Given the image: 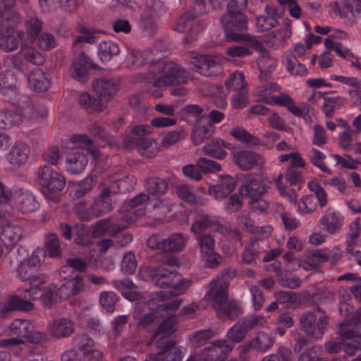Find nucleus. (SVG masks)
I'll list each match as a JSON object with an SVG mask.
<instances>
[{
    "mask_svg": "<svg viewBox=\"0 0 361 361\" xmlns=\"http://www.w3.org/2000/svg\"><path fill=\"white\" fill-rule=\"evenodd\" d=\"M159 53L157 44L141 52L144 65H151L150 73L154 75H161L154 81V86L160 87L185 83L187 78L185 71L176 63L166 61L164 55L158 56Z\"/></svg>",
    "mask_w": 361,
    "mask_h": 361,
    "instance_id": "nucleus-1",
    "label": "nucleus"
},
{
    "mask_svg": "<svg viewBox=\"0 0 361 361\" xmlns=\"http://www.w3.org/2000/svg\"><path fill=\"white\" fill-rule=\"evenodd\" d=\"M211 288L204 295V300L211 302L217 317L223 320H234L241 314L239 303L234 300H228V285L226 282L219 284L215 281L210 283Z\"/></svg>",
    "mask_w": 361,
    "mask_h": 361,
    "instance_id": "nucleus-2",
    "label": "nucleus"
},
{
    "mask_svg": "<svg viewBox=\"0 0 361 361\" xmlns=\"http://www.w3.org/2000/svg\"><path fill=\"white\" fill-rule=\"evenodd\" d=\"M227 1V13L221 17V24L226 41H238L241 32L247 29V18L242 12L247 4V0H225Z\"/></svg>",
    "mask_w": 361,
    "mask_h": 361,
    "instance_id": "nucleus-3",
    "label": "nucleus"
},
{
    "mask_svg": "<svg viewBox=\"0 0 361 361\" xmlns=\"http://www.w3.org/2000/svg\"><path fill=\"white\" fill-rule=\"evenodd\" d=\"M149 276L155 286L170 288L167 293L170 297L184 293L191 284L190 280L181 278L174 268L168 269L163 265L150 268Z\"/></svg>",
    "mask_w": 361,
    "mask_h": 361,
    "instance_id": "nucleus-4",
    "label": "nucleus"
},
{
    "mask_svg": "<svg viewBox=\"0 0 361 361\" xmlns=\"http://www.w3.org/2000/svg\"><path fill=\"white\" fill-rule=\"evenodd\" d=\"M214 4L216 0H209ZM207 12L206 0H194L192 10L185 12L179 18L175 30L178 32H185L184 43H190L197 39V35L205 28L206 24L197 19L198 15Z\"/></svg>",
    "mask_w": 361,
    "mask_h": 361,
    "instance_id": "nucleus-5",
    "label": "nucleus"
},
{
    "mask_svg": "<svg viewBox=\"0 0 361 361\" xmlns=\"http://www.w3.org/2000/svg\"><path fill=\"white\" fill-rule=\"evenodd\" d=\"M37 180L44 197L49 201L58 202L66 181L64 175L56 169V166L45 164L39 167Z\"/></svg>",
    "mask_w": 361,
    "mask_h": 361,
    "instance_id": "nucleus-6",
    "label": "nucleus"
},
{
    "mask_svg": "<svg viewBox=\"0 0 361 361\" xmlns=\"http://www.w3.org/2000/svg\"><path fill=\"white\" fill-rule=\"evenodd\" d=\"M68 145L73 151L67 155L66 169L72 174L80 173L88 163L85 149L92 145V141L87 135H73L70 137Z\"/></svg>",
    "mask_w": 361,
    "mask_h": 361,
    "instance_id": "nucleus-7",
    "label": "nucleus"
},
{
    "mask_svg": "<svg viewBox=\"0 0 361 361\" xmlns=\"http://www.w3.org/2000/svg\"><path fill=\"white\" fill-rule=\"evenodd\" d=\"M265 323L266 318L264 316H247L228 329L226 334L228 341H226L233 346V343L242 342L250 329L263 326Z\"/></svg>",
    "mask_w": 361,
    "mask_h": 361,
    "instance_id": "nucleus-8",
    "label": "nucleus"
},
{
    "mask_svg": "<svg viewBox=\"0 0 361 361\" xmlns=\"http://www.w3.org/2000/svg\"><path fill=\"white\" fill-rule=\"evenodd\" d=\"M232 350L233 345L226 340H219L202 349L200 352L195 353L186 361H224L227 354Z\"/></svg>",
    "mask_w": 361,
    "mask_h": 361,
    "instance_id": "nucleus-9",
    "label": "nucleus"
},
{
    "mask_svg": "<svg viewBox=\"0 0 361 361\" xmlns=\"http://www.w3.org/2000/svg\"><path fill=\"white\" fill-rule=\"evenodd\" d=\"M158 352L149 355L152 361H181L183 352L176 341L168 336L159 338L156 341Z\"/></svg>",
    "mask_w": 361,
    "mask_h": 361,
    "instance_id": "nucleus-10",
    "label": "nucleus"
},
{
    "mask_svg": "<svg viewBox=\"0 0 361 361\" xmlns=\"http://www.w3.org/2000/svg\"><path fill=\"white\" fill-rule=\"evenodd\" d=\"M316 315L314 312H307L303 314L300 319L301 329L309 336L316 340L321 339L324 331L329 326V317L326 315L320 317L316 324Z\"/></svg>",
    "mask_w": 361,
    "mask_h": 361,
    "instance_id": "nucleus-11",
    "label": "nucleus"
},
{
    "mask_svg": "<svg viewBox=\"0 0 361 361\" xmlns=\"http://www.w3.org/2000/svg\"><path fill=\"white\" fill-rule=\"evenodd\" d=\"M20 297L12 295L8 300V310H23L26 312L31 311L34 308V305L29 300H35L42 295V288L29 287L23 289L20 293Z\"/></svg>",
    "mask_w": 361,
    "mask_h": 361,
    "instance_id": "nucleus-12",
    "label": "nucleus"
},
{
    "mask_svg": "<svg viewBox=\"0 0 361 361\" xmlns=\"http://www.w3.org/2000/svg\"><path fill=\"white\" fill-rule=\"evenodd\" d=\"M191 70L200 75L210 77L217 75L221 71L219 61L213 56L197 55L190 62Z\"/></svg>",
    "mask_w": 361,
    "mask_h": 361,
    "instance_id": "nucleus-13",
    "label": "nucleus"
},
{
    "mask_svg": "<svg viewBox=\"0 0 361 361\" xmlns=\"http://www.w3.org/2000/svg\"><path fill=\"white\" fill-rule=\"evenodd\" d=\"M42 252L36 250L27 259L18 264L16 269L17 277L22 281H27L39 270L42 265Z\"/></svg>",
    "mask_w": 361,
    "mask_h": 361,
    "instance_id": "nucleus-14",
    "label": "nucleus"
},
{
    "mask_svg": "<svg viewBox=\"0 0 361 361\" xmlns=\"http://www.w3.org/2000/svg\"><path fill=\"white\" fill-rule=\"evenodd\" d=\"M267 190L262 176L257 173H246L244 176V184L238 189L242 197L262 195Z\"/></svg>",
    "mask_w": 361,
    "mask_h": 361,
    "instance_id": "nucleus-15",
    "label": "nucleus"
},
{
    "mask_svg": "<svg viewBox=\"0 0 361 361\" xmlns=\"http://www.w3.org/2000/svg\"><path fill=\"white\" fill-rule=\"evenodd\" d=\"M17 23H2L0 25V46L6 51H12L18 49L23 33L15 35L14 26Z\"/></svg>",
    "mask_w": 361,
    "mask_h": 361,
    "instance_id": "nucleus-16",
    "label": "nucleus"
},
{
    "mask_svg": "<svg viewBox=\"0 0 361 361\" xmlns=\"http://www.w3.org/2000/svg\"><path fill=\"white\" fill-rule=\"evenodd\" d=\"M234 164L242 171H248L262 163L261 156L251 150H239L233 153Z\"/></svg>",
    "mask_w": 361,
    "mask_h": 361,
    "instance_id": "nucleus-17",
    "label": "nucleus"
},
{
    "mask_svg": "<svg viewBox=\"0 0 361 361\" xmlns=\"http://www.w3.org/2000/svg\"><path fill=\"white\" fill-rule=\"evenodd\" d=\"M120 85L119 79L114 78H101L96 79L93 82L92 87L97 94L108 99L117 92Z\"/></svg>",
    "mask_w": 361,
    "mask_h": 361,
    "instance_id": "nucleus-18",
    "label": "nucleus"
},
{
    "mask_svg": "<svg viewBox=\"0 0 361 361\" xmlns=\"http://www.w3.org/2000/svg\"><path fill=\"white\" fill-rule=\"evenodd\" d=\"M343 216L341 214L332 208H328L320 219V224L324 229L330 234L339 231L343 224Z\"/></svg>",
    "mask_w": 361,
    "mask_h": 361,
    "instance_id": "nucleus-19",
    "label": "nucleus"
},
{
    "mask_svg": "<svg viewBox=\"0 0 361 361\" xmlns=\"http://www.w3.org/2000/svg\"><path fill=\"white\" fill-rule=\"evenodd\" d=\"M111 195L112 191L109 188H105L102 190L99 197L91 206L94 217L101 216L112 209Z\"/></svg>",
    "mask_w": 361,
    "mask_h": 361,
    "instance_id": "nucleus-20",
    "label": "nucleus"
},
{
    "mask_svg": "<svg viewBox=\"0 0 361 361\" xmlns=\"http://www.w3.org/2000/svg\"><path fill=\"white\" fill-rule=\"evenodd\" d=\"M74 329L73 322L65 317L55 319L49 326L50 335L57 339L69 337Z\"/></svg>",
    "mask_w": 361,
    "mask_h": 361,
    "instance_id": "nucleus-21",
    "label": "nucleus"
},
{
    "mask_svg": "<svg viewBox=\"0 0 361 361\" xmlns=\"http://www.w3.org/2000/svg\"><path fill=\"white\" fill-rule=\"evenodd\" d=\"M235 188V180L229 176H223L219 183L210 185L209 193L216 200H221L229 195Z\"/></svg>",
    "mask_w": 361,
    "mask_h": 361,
    "instance_id": "nucleus-22",
    "label": "nucleus"
},
{
    "mask_svg": "<svg viewBox=\"0 0 361 361\" xmlns=\"http://www.w3.org/2000/svg\"><path fill=\"white\" fill-rule=\"evenodd\" d=\"M27 81L30 87L35 92L47 91L51 85V78L47 73L39 68H34L30 73Z\"/></svg>",
    "mask_w": 361,
    "mask_h": 361,
    "instance_id": "nucleus-23",
    "label": "nucleus"
},
{
    "mask_svg": "<svg viewBox=\"0 0 361 361\" xmlns=\"http://www.w3.org/2000/svg\"><path fill=\"white\" fill-rule=\"evenodd\" d=\"M233 146L230 142L220 138H213L205 145L202 151L205 155L218 159H223L227 156L225 149H233Z\"/></svg>",
    "mask_w": 361,
    "mask_h": 361,
    "instance_id": "nucleus-24",
    "label": "nucleus"
},
{
    "mask_svg": "<svg viewBox=\"0 0 361 361\" xmlns=\"http://www.w3.org/2000/svg\"><path fill=\"white\" fill-rule=\"evenodd\" d=\"M126 226L119 224H111L109 219H102L97 221L92 228V235L94 238H99L108 234L114 237L119 234Z\"/></svg>",
    "mask_w": 361,
    "mask_h": 361,
    "instance_id": "nucleus-25",
    "label": "nucleus"
},
{
    "mask_svg": "<svg viewBox=\"0 0 361 361\" xmlns=\"http://www.w3.org/2000/svg\"><path fill=\"white\" fill-rule=\"evenodd\" d=\"M94 65L90 58L84 52H81L77 61L73 64L74 71L72 74L73 78L81 82H86L88 78V70L94 68Z\"/></svg>",
    "mask_w": 361,
    "mask_h": 361,
    "instance_id": "nucleus-26",
    "label": "nucleus"
},
{
    "mask_svg": "<svg viewBox=\"0 0 361 361\" xmlns=\"http://www.w3.org/2000/svg\"><path fill=\"white\" fill-rule=\"evenodd\" d=\"M30 153V147L21 142H16L8 154V160L13 166L25 164Z\"/></svg>",
    "mask_w": 361,
    "mask_h": 361,
    "instance_id": "nucleus-27",
    "label": "nucleus"
},
{
    "mask_svg": "<svg viewBox=\"0 0 361 361\" xmlns=\"http://www.w3.org/2000/svg\"><path fill=\"white\" fill-rule=\"evenodd\" d=\"M271 73L269 71H261L259 75L261 83L255 90L257 100L264 104H271Z\"/></svg>",
    "mask_w": 361,
    "mask_h": 361,
    "instance_id": "nucleus-28",
    "label": "nucleus"
},
{
    "mask_svg": "<svg viewBox=\"0 0 361 361\" xmlns=\"http://www.w3.org/2000/svg\"><path fill=\"white\" fill-rule=\"evenodd\" d=\"M71 285V290L66 284H62L59 288V297L62 300H66L72 295H77L85 290V286L83 282V276L81 274H75L69 280Z\"/></svg>",
    "mask_w": 361,
    "mask_h": 361,
    "instance_id": "nucleus-29",
    "label": "nucleus"
},
{
    "mask_svg": "<svg viewBox=\"0 0 361 361\" xmlns=\"http://www.w3.org/2000/svg\"><path fill=\"white\" fill-rule=\"evenodd\" d=\"M187 242V237L182 233H173L164 239L162 252L176 253L181 251Z\"/></svg>",
    "mask_w": 361,
    "mask_h": 361,
    "instance_id": "nucleus-30",
    "label": "nucleus"
},
{
    "mask_svg": "<svg viewBox=\"0 0 361 361\" xmlns=\"http://www.w3.org/2000/svg\"><path fill=\"white\" fill-rule=\"evenodd\" d=\"M18 209L23 213H31L38 209L39 205L35 197L30 192L26 191L21 192L16 200Z\"/></svg>",
    "mask_w": 361,
    "mask_h": 361,
    "instance_id": "nucleus-31",
    "label": "nucleus"
},
{
    "mask_svg": "<svg viewBox=\"0 0 361 361\" xmlns=\"http://www.w3.org/2000/svg\"><path fill=\"white\" fill-rule=\"evenodd\" d=\"M145 187L148 194L152 195H163L169 189L166 179L159 177H150L145 180Z\"/></svg>",
    "mask_w": 361,
    "mask_h": 361,
    "instance_id": "nucleus-32",
    "label": "nucleus"
},
{
    "mask_svg": "<svg viewBox=\"0 0 361 361\" xmlns=\"http://www.w3.org/2000/svg\"><path fill=\"white\" fill-rule=\"evenodd\" d=\"M121 52L118 44L112 41H104L99 44L98 56L102 62L106 63Z\"/></svg>",
    "mask_w": 361,
    "mask_h": 361,
    "instance_id": "nucleus-33",
    "label": "nucleus"
},
{
    "mask_svg": "<svg viewBox=\"0 0 361 361\" xmlns=\"http://www.w3.org/2000/svg\"><path fill=\"white\" fill-rule=\"evenodd\" d=\"M45 253L49 257H59L61 254V242L56 233H49L45 235Z\"/></svg>",
    "mask_w": 361,
    "mask_h": 361,
    "instance_id": "nucleus-34",
    "label": "nucleus"
},
{
    "mask_svg": "<svg viewBox=\"0 0 361 361\" xmlns=\"http://www.w3.org/2000/svg\"><path fill=\"white\" fill-rule=\"evenodd\" d=\"M30 328V322L21 319H14L9 326L11 334L23 340L26 339L28 336Z\"/></svg>",
    "mask_w": 361,
    "mask_h": 361,
    "instance_id": "nucleus-35",
    "label": "nucleus"
},
{
    "mask_svg": "<svg viewBox=\"0 0 361 361\" xmlns=\"http://www.w3.org/2000/svg\"><path fill=\"white\" fill-rule=\"evenodd\" d=\"M230 134L238 141L245 144L247 147H252L259 144V140L241 127L232 129Z\"/></svg>",
    "mask_w": 361,
    "mask_h": 361,
    "instance_id": "nucleus-36",
    "label": "nucleus"
},
{
    "mask_svg": "<svg viewBox=\"0 0 361 361\" xmlns=\"http://www.w3.org/2000/svg\"><path fill=\"white\" fill-rule=\"evenodd\" d=\"M23 118L20 113L11 110L0 111V128L9 129L14 126L19 125Z\"/></svg>",
    "mask_w": 361,
    "mask_h": 361,
    "instance_id": "nucleus-37",
    "label": "nucleus"
},
{
    "mask_svg": "<svg viewBox=\"0 0 361 361\" xmlns=\"http://www.w3.org/2000/svg\"><path fill=\"white\" fill-rule=\"evenodd\" d=\"M71 345L73 349L81 354L94 345V340L86 333L75 334L73 338Z\"/></svg>",
    "mask_w": 361,
    "mask_h": 361,
    "instance_id": "nucleus-38",
    "label": "nucleus"
},
{
    "mask_svg": "<svg viewBox=\"0 0 361 361\" xmlns=\"http://www.w3.org/2000/svg\"><path fill=\"white\" fill-rule=\"evenodd\" d=\"M345 101L346 99L344 97L340 96L324 97V102L322 106V111L326 117L331 118L335 110L343 106Z\"/></svg>",
    "mask_w": 361,
    "mask_h": 361,
    "instance_id": "nucleus-39",
    "label": "nucleus"
},
{
    "mask_svg": "<svg viewBox=\"0 0 361 361\" xmlns=\"http://www.w3.org/2000/svg\"><path fill=\"white\" fill-rule=\"evenodd\" d=\"M79 103L84 106L88 112L100 111L102 110V99L98 97H93L89 93H82L79 96Z\"/></svg>",
    "mask_w": 361,
    "mask_h": 361,
    "instance_id": "nucleus-40",
    "label": "nucleus"
},
{
    "mask_svg": "<svg viewBox=\"0 0 361 361\" xmlns=\"http://www.w3.org/2000/svg\"><path fill=\"white\" fill-rule=\"evenodd\" d=\"M176 317H169L164 319L157 328L153 334L154 338H159L162 336L171 338V335L176 331Z\"/></svg>",
    "mask_w": 361,
    "mask_h": 361,
    "instance_id": "nucleus-41",
    "label": "nucleus"
},
{
    "mask_svg": "<svg viewBox=\"0 0 361 361\" xmlns=\"http://www.w3.org/2000/svg\"><path fill=\"white\" fill-rule=\"evenodd\" d=\"M237 42H245L247 47L259 52L262 56H266L269 54L268 50L264 47L262 42L255 36L242 33L238 37Z\"/></svg>",
    "mask_w": 361,
    "mask_h": 361,
    "instance_id": "nucleus-42",
    "label": "nucleus"
},
{
    "mask_svg": "<svg viewBox=\"0 0 361 361\" xmlns=\"http://www.w3.org/2000/svg\"><path fill=\"white\" fill-rule=\"evenodd\" d=\"M210 228H212L214 231L221 234H229L233 233L236 238H240V232L237 230L232 231L231 228H228L226 225L225 220L217 216L210 215L209 216Z\"/></svg>",
    "mask_w": 361,
    "mask_h": 361,
    "instance_id": "nucleus-43",
    "label": "nucleus"
},
{
    "mask_svg": "<svg viewBox=\"0 0 361 361\" xmlns=\"http://www.w3.org/2000/svg\"><path fill=\"white\" fill-rule=\"evenodd\" d=\"M277 212H274L275 218L279 217L286 230H293L300 225L299 221L294 216L284 212L281 204H276Z\"/></svg>",
    "mask_w": 361,
    "mask_h": 361,
    "instance_id": "nucleus-44",
    "label": "nucleus"
},
{
    "mask_svg": "<svg viewBox=\"0 0 361 361\" xmlns=\"http://www.w3.org/2000/svg\"><path fill=\"white\" fill-rule=\"evenodd\" d=\"M226 87L229 90H235L241 92L247 90V82L245 80V76L243 73L235 71L226 80Z\"/></svg>",
    "mask_w": 361,
    "mask_h": 361,
    "instance_id": "nucleus-45",
    "label": "nucleus"
},
{
    "mask_svg": "<svg viewBox=\"0 0 361 361\" xmlns=\"http://www.w3.org/2000/svg\"><path fill=\"white\" fill-rule=\"evenodd\" d=\"M4 66L10 71L13 69L20 73H25L27 71L26 63L22 59L21 53L7 56L4 60Z\"/></svg>",
    "mask_w": 361,
    "mask_h": 361,
    "instance_id": "nucleus-46",
    "label": "nucleus"
},
{
    "mask_svg": "<svg viewBox=\"0 0 361 361\" xmlns=\"http://www.w3.org/2000/svg\"><path fill=\"white\" fill-rule=\"evenodd\" d=\"M324 45L327 49L335 51L339 56L343 59L355 58L354 54L347 47L341 42L334 41L331 37L325 39Z\"/></svg>",
    "mask_w": 361,
    "mask_h": 361,
    "instance_id": "nucleus-47",
    "label": "nucleus"
},
{
    "mask_svg": "<svg viewBox=\"0 0 361 361\" xmlns=\"http://www.w3.org/2000/svg\"><path fill=\"white\" fill-rule=\"evenodd\" d=\"M118 300L119 297L112 291H104L100 294V304L108 312L112 313L115 310V305Z\"/></svg>",
    "mask_w": 361,
    "mask_h": 361,
    "instance_id": "nucleus-48",
    "label": "nucleus"
},
{
    "mask_svg": "<svg viewBox=\"0 0 361 361\" xmlns=\"http://www.w3.org/2000/svg\"><path fill=\"white\" fill-rule=\"evenodd\" d=\"M20 53L26 61L35 65H42L44 61L42 54L32 47L21 46Z\"/></svg>",
    "mask_w": 361,
    "mask_h": 361,
    "instance_id": "nucleus-49",
    "label": "nucleus"
},
{
    "mask_svg": "<svg viewBox=\"0 0 361 361\" xmlns=\"http://www.w3.org/2000/svg\"><path fill=\"white\" fill-rule=\"evenodd\" d=\"M42 295L40 297L43 305L45 307L50 308L55 302L56 295L59 296V288L56 291V286L54 283L49 285L47 288H42Z\"/></svg>",
    "mask_w": 361,
    "mask_h": 361,
    "instance_id": "nucleus-50",
    "label": "nucleus"
},
{
    "mask_svg": "<svg viewBox=\"0 0 361 361\" xmlns=\"http://www.w3.org/2000/svg\"><path fill=\"white\" fill-rule=\"evenodd\" d=\"M151 206L154 214L159 216V218L164 216L171 210V202L166 198L154 200L151 201Z\"/></svg>",
    "mask_w": 361,
    "mask_h": 361,
    "instance_id": "nucleus-51",
    "label": "nucleus"
},
{
    "mask_svg": "<svg viewBox=\"0 0 361 361\" xmlns=\"http://www.w3.org/2000/svg\"><path fill=\"white\" fill-rule=\"evenodd\" d=\"M286 68L293 75L303 76L307 73L306 67L300 63L295 56H289L286 59Z\"/></svg>",
    "mask_w": 361,
    "mask_h": 361,
    "instance_id": "nucleus-52",
    "label": "nucleus"
},
{
    "mask_svg": "<svg viewBox=\"0 0 361 361\" xmlns=\"http://www.w3.org/2000/svg\"><path fill=\"white\" fill-rule=\"evenodd\" d=\"M360 221V218H357L349 226L350 232L347 234L345 241L348 252H350V248L355 245V241L360 235L361 228Z\"/></svg>",
    "mask_w": 361,
    "mask_h": 361,
    "instance_id": "nucleus-53",
    "label": "nucleus"
},
{
    "mask_svg": "<svg viewBox=\"0 0 361 361\" xmlns=\"http://www.w3.org/2000/svg\"><path fill=\"white\" fill-rule=\"evenodd\" d=\"M196 239L200 246L201 255L208 254L214 250L215 240L211 234H201Z\"/></svg>",
    "mask_w": 361,
    "mask_h": 361,
    "instance_id": "nucleus-54",
    "label": "nucleus"
},
{
    "mask_svg": "<svg viewBox=\"0 0 361 361\" xmlns=\"http://www.w3.org/2000/svg\"><path fill=\"white\" fill-rule=\"evenodd\" d=\"M290 25H286L279 30L272 31V48L283 46L286 39L290 37Z\"/></svg>",
    "mask_w": 361,
    "mask_h": 361,
    "instance_id": "nucleus-55",
    "label": "nucleus"
},
{
    "mask_svg": "<svg viewBox=\"0 0 361 361\" xmlns=\"http://www.w3.org/2000/svg\"><path fill=\"white\" fill-rule=\"evenodd\" d=\"M326 158L325 154L321 151L312 148L311 154L310 155V160L312 165L319 168L324 173L331 174V171L326 166L323 161Z\"/></svg>",
    "mask_w": 361,
    "mask_h": 361,
    "instance_id": "nucleus-56",
    "label": "nucleus"
},
{
    "mask_svg": "<svg viewBox=\"0 0 361 361\" xmlns=\"http://www.w3.org/2000/svg\"><path fill=\"white\" fill-rule=\"evenodd\" d=\"M12 105L16 108V112L21 114V117H23V114L29 113L32 109V102L28 95L20 94V96L17 97Z\"/></svg>",
    "mask_w": 361,
    "mask_h": 361,
    "instance_id": "nucleus-57",
    "label": "nucleus"
},
{
    "mask_svg": "<svg viewBox=\"0 0 361 361\" xmlns=\"http://www.w3.org/2000/svg\"><path fill=\"white\" fill-rule=\"evenodd\" d=\"M196 164L201 172L204 173H214L221 170V165L218 162L207 158H199Z\"/></svg>",
    "mask_w": 361,
    "mask_h": 361,
    "instance_id": "nucleus-58",
    "label": "nucleus"
},
{
    "mask_svg": "<svg viewBox=\"0 0 361 361\" xmlns=\"http://www.w3.org/2000/svg\"><path fill=\"white\" fill-rule=\"evenodd\" d=\"M210 214H204L195 219L190 230L195 234H201L203 231L210 228Z\"/></svg>",
    "mask_w": 361,
    "mask_h": 361,
    "instance_id": "nucleus-59",
    "label": "nucleus"
},
{
    "mask_svg": "<svg viewBox=\"0 0 361 361\" xmlns=\"http://www.w3.org/2000/svg\"><path fill=\"white\" fill-rule=\"evenodd\" d=\"M137 267V259L133 252H128L124 255L122 263L121 270L128 274L135 273Z\"/></svg>",
    "mask_w": 361,
    "mask_h": 361,
    "instance_id": "nucleus-60",
    "label": "nucleus"
},
{
    "mask_svg": "<svg viewBox=\"0 0 361 361\" xmlns=\"http://www.w3.org/2000/svg\"><path fill=\"white\" fill-rule=\"evenodd\" d=\"M331 9L340 18H346L351 4L349 0H336L330 4Z\"/></svg>",
    "mask_w": 361,
    "mask_h": 361,
    "instance_id": "nucleus-61",
    "label": "nucleus"
},
{
    "mask_svg": "<svg viewBox=\"0 0 361 361\" xmlns=\"http://www.w3.org/2000/svg\"><path fill=\"white\" fill-rule=\"evenodd\" d=\"M261 195H253L250 198L249 206L250 210L257 214H262L269 208V202L260 197Z\"/></svg>",
    "mask_w": 361,
    "mask_h": 361,
    "instance_id": "nucleus-62",
    "label": "nucleus"
},
{
    "mask_svg": "<svg viewBox=\"0 0 361 361\" xmlns=\"http://www.w3.org/2000/svg\"><path fill=\"white\" fill-rule=\"evenodd\" d=\"M42 22L38 18H31L26 22L27 32L29 39L35 40L42 31Z\"/></svg>",
    "mask_w": 361,
    "mask_h": 361,
    "instance_id": "nucleus-63",
    "label": "nucleus"
},
{
    "mask_svg": "<svg viewBox=\"0 0 361 361\" xmlns=\"http://www.w3.org/2000/svg\"><path fill=\"white\" fill-rule=\"evenodd\" d=\"M176 193L182 200L188 203L195 204L197 202V197L192 192V188L189 185L182 184L178 185Z\"/></svg>",
    "mask_w": 361,
    "mask_h": 361,
    "instance_id": "nucleus-64",
    "label": "nucleus"
}]
</instances>
